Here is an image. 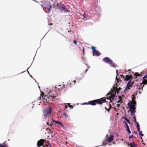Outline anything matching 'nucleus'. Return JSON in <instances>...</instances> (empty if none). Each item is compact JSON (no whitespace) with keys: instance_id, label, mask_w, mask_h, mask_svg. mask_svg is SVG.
<instances>
[{"instance_id":"nucleus-1","label":"nucleus","mask_w":147,"mask_h":147,"mask_svg":"<svg viewBox=\"0 0 147 147\" xmlns=\"http://www.w3.org/2000/svg\"><path fill=\"white\" fill-rule=\"evenodd\" d=\"M106 97H103L100 99L89 101L88 102V104L92 106L95 105L96 104L102 105L106 102Z\"/></svg>"},{"instance_id":"nucleus-2","label":"nucleus","mask_w":147,"mask_h":147,"mask_svg":"<svg viewBox=\"0 0 147 147\" xmlns=\"http://www.w3.org/2000/svg\"><path fill=\"white\" fill-rule=\"evenodd\" d=\"M56 9H58L61 12H68L69 11V10L66 8L65 5L61 2L57 3Z\"/></svg>"},{"instance_id":"nucleus-3","label":"nucleus","mask_w":147,"mask_h":147,"mask_svg":"<svg viewBox=\"0 0 147 147\" xmlns=\"http://www.w3.org/2000/svg\"><path fill=\"white\" fill-rule=\"evenodd\" d=\"M143 81L142 83H140V85L137 86V88L139 90H142L144 84H147V74L145 75L143 78Z\"/></svg>"},{"instance_id":"nucleus-4","label":"nucleus","mask_w":147,"mask_h":147,"mask_svg":"<svg viewBox=\"0 0 147 147\" xmlns=\"http://www.w3.org/2000/svg\"><path fill=\"white\" fill-rule=\"evenodd\" d=\"M103 62L107 63L110 65L111 66L115 67V64L114 63L113 61L108 57H105L102 59Z\"/></svg>"},{"instance_id":"nucleus-5","label":"nucleus","mask_w":147,"mask_h":147,"mask_svg":"<svg viewBox=\"0 0 147 147\" xmlns=\"http://www.w3.org/2000/svg\"><path fill=\"white\" fill-rule=\"evenodd\" d=\"M125 72H128L129 74H134L133 75V76L134 78H137L138 77L141 76L142 74V72H141L140 74H139L138 72H136L134 73V72L132 71L130 69H129L128 70L125 69Z\"/></svg>"},{"instance_id":"nucleus-6","label":"nucleus","mask_w":147,"mask_h":147,"mask_svg":"<svg viewBox=\"0 0 147 147\" xmlns=\"http://www.w3.org/2000/svg\"><path fill=\"white\" fill-rule=\"evenodd\" d=\"M52 109L50 107L46 108L44 112V116L45 117H49L51 114Z\"/></svg>"},{"instance_id":"nucleus-7","label":"nucleus","mask_w":147,"mask_h":147,"mask_svg":"<svg viewBox=\"0 0 147 147\" xmlns=\"http://www.w3.org/2000/svg\"><path fill=\"white\" fill-rule=\"evenodd\" d=\"M116 86H117V84H116ZM115 85L114 86L113 88V89L111 90V94H113V95L115 96L116 95V93H117V94H118V93L119 92V90L121 89L120 88H119L118 89L117 88V87L116 86V87H115Z\"/></svg>"},{"instance_id":"nucleus-8","label":"nucleus","mask_w":147,"mask_h":147,"mask_svg":"<svg viewBox=\"0 0 147 147\" xmlns=\"http://www.w3.org/2000/svg\"><path fill=\"white\" fill-rule=\"evenodd\" d=\"M107 99H109L111 101L113 100V98L115 97V95L113 94H111L110 93H108L107 95Z\"/></svg>"},{"instance_id":"nucleus-9","label":"nucleus","mask_w":147,"mask_h":147,"mask_svg":"<svg viewBox=\"0 0 147 147\" xmlns=\"http://www.w3.org/2000/svg\"><path fill=\"white\" fill-rule=\"evenodd\" d=\"M136 102L135 101L134 98L133 97L132 98V100L131 102L128 103V106H132V107L136 106Z\"/></svg>"},{"instance_id":"nucleus-10","label":"nucleus","mask_w":147,"mask_h":147,"mask_svg":"<svg viewBox=\"0 0 147 147\" xmlns=\"http://www.w3.org/2000/svg\"><path fill=\"white\" fill-rule=\"evenodd\" d=\"M121 77H125L124 80L125 81H129V80H131L133 78V76L131 75L129 76L126 75L125 77H123L122 75H121Z\"/></svg>"},{"instance_id":"nucleus-11","label":"nucleus","mask_w":147,"mask_h":147,"mask_svg":"<svg viewBox=\"0 0 147 147\" xmlns=\"http://www.w3.org/2000/svg\"><path fill=\"white\" fill-rule=\"evenodd\" d=\"M45 140L44 139H41L38 141L37 142V146H42L44 144V143L45 142Z\"/></svg>"},{"instance_id":"nucleus-12","label":"nucleus","mask_w":147,"mask_h":147,"mask_svg":"<svg viewBox=\"0 0 147 147\" xmlns=\"http://www.w3.org/2000/svg\"><path fill=\"white\" fill-rule=\"evenodd\" d=\"M113 138L114 136L113 135H111L109 138H107L106 140L108 142H110L113 140Z\"/></svg>"},{"instance_id":"nucleus-13","label":"nucleus","mask_w":147,"mask_h":147,"mask_svg":"<svg viewBox=\"0 0 147 147\" xmlns=\"http://www.w3.org/2000/svg\"><path fill=\"white\" fill-rule=\"evenodd\" d=\"M45 7L49 11H50L52 7L51 3L49 2L47 3V5L45 6Z\"/></svg>"},{"instance_id":"nucleus-14","label":"nucleus","mask_w":147,"mask_h":147,"mask_svg":"<svg viewBox=\"0 0 147 147\" xmlns=\"http://www.w3.org/2000/svg\"><path fill=\"white\" fill-rule=\"evenodd\" d=\"M123 122L125 124V127L126 130L128 132L129 134H130L131 133V132L130 130L129 127L125 121H124Z\"/></svg>"},{"instance_id":"nucleus-15","label":"nucleus","mask_w":147,"mask_h":147,"mask_svg":"<svg viewBox=\"0 0 147 147\" xmlns=\"http://www.w3.org/2000/svg\"><path fill=\"white\" fill-rule=\"evenodd\" d=\"M128 106L129 108L130 112H136V108L135 107H132V106Z\"/></svg>"},{"instance_id":"nucleus-16","label":"nucleus","mask_w":147,"mask_h":147,"mask_svg":"<svg viewBox=\"0 0 147 147\" xmlns=\"http://www.w3.org/2000/svg\"><path fill=\"white\" fill-rule=\"evenodd\" d=\"M100 55V54L99 52L96 50L94 52H93V55H96L97 56H99Z\"/></svg>"},{"instance_id":"nucleus-17","label":"nucleus","mask_w":147,"mask_h":147,"mask_svg":"<svg viewBox=\"0 0 147 147\" xmlns=\"http://www.w3.org/2000/svg\"><path fill=\"white\" fill-rule=\"evenodd\" d=\"M129 83H127L126 86V87L124 90L125 91H126L128 90H129L130 87H132L131 86H130L129 85Z\"/></svg>"},{"instance_id":"nucleus-18","label":"nucleus","mask_w":147,"mask_h":147,"mask_svg":"<svg viewBox=\"0 0 147 147\" xmlns=\"http://www.w3.org/2000/svg\"><path fill=\"white\" fill-rule=\"evenodd\" d=\"M129 145L131 147H136L137 146V145H136L134 142H132L130 143Z\"/></svg>"},{"instance_id":"nucleus-19","label":"nucleus","mask_w":147,"mask_h":147,"mask_svg":"<svg viewBox=\"0 0 147 147\" xmlns=\"http://www.w3.org/2000/svg\"><path fill=\"white\" fill-rule=\"evenodd\" d=\"M123 117L124 118L125 120L129 124L130 123V121H129V120L128 119H127L126 117Z\"/></svg>"},{"instance_id":"nucleus-20","label":"nucleus","mask_w":147,"mask_h":147,"mask_svg":"<svg viewBox=\"0 0 147 147\" xmlns=\"http://www.w3.org/2000/svg\"><path fill=\"white\" fill-rule=\"evenodd\" d=\"M91 48L93 51V52H94L96 50V47H94L92 46L91 47Z\"/></svg>"},{"instance_id":"nucleus-21","label":"nucleus","mask_w":147,"mask_h":147,"mask_svg":"<svg viewBox=\"0 0 147 147\" xmlns=\"http://www.w3.org/2000/svg\"><path fill=\"white\" fill-rule=\"evenodd\" d=\"M129 83V85L130 86H132V84H134V82H132L131 81V80H129V82H128V83Z\"/></svg>"},{"instance_id":"nucleus-22","label":"nucleus","mask_w":147,"mask_h":147,"mask_svg":"<svg viewBox=\"0 0 147 147\" xmlns=\"http://www.w3.org/2000/svg\"><path fill=\"white\" fill-rule=\"evenodd\" d=\"M134 122L136 123V122H137L136 121V116H135V115H134Z\"/></svg>"},{"instance_id":"nucleus-23","label":"nucleus","mask_w":147,"mask_h":147,"mask_svg":"<svg viewBox=\"0 0 147 147\" xmlns=\"http://www.w3.org/2000/svg\"><path fill=\"white\" fill-rule=\"evenodd\" d=\"M47 123L49 126H50L51 127H52V125L51 123H49V122H47Z\"/></svg>"},{"instance_id":"nucleus-24","label":"nucleus","mask_w":147,"mask_h":147,"mask_svg":"<svg viewBox=\"0 0 147 147\" xmlns=\"http://www.w3.org/2000/svg\"><path fill=\"white\" fill-rule=\"evenodd\" d=\"M43 147H51V146L49 145H44Z\"/></svg>"},{"instance_id":"nucleus-25","label":"nucleus","mask_w":147,"mask_h":147,"mask_svg":"<svg viewBox=\"0 0 147 147\" xmlns=\"http://www.w3.org/2000/svg\"><path fill=\"white\" fill-rule=\"evenodd\" d=\"M135 112H130L131 115L134 116V115H135Z\"/></svg>"},{"instance_id":"nucleus-26","label":"nucleus","mask_w":147,"mask_h":147,"mask_svg":"<svg viewBox=\"0 0 147 147\" xmlns=\"http://www.w3.org/2000/svg\"><path fill=\"white\" fill-rule=\"evenodd\" d=\"M56 123L60 125L61 124V122L58 121H56L55 122Z\"/></svg>"},{"instance_id":"nucleus-27","label":"nucleus","mask_w":147,"mask_h":147,"mask_svg":"<svg viewBox=\"0 0 147 147\" xmlns=\"http://www.w3.org/2000/svg\"><path fill=\"white\" fill-rule=\"evenodd\" d=\"M139 135H140L142 137L144 135L142 134V131H141L140 132V133H139Z\"/></svg>"},{"instance_id":"nucleus-28","label":"nucleus","mask_w":147,"mask_h":147,"mask_svg":"<svg viewBox=\"0 0 147 147\" xmlns=\"http://www.w3.org/2000/svg\"><path fill=\"white\" fill-rule=\"evenodd\" d=\"M136 124V127L137 128L140 127V125L138 123V122H136L135 123Z\"/></svg>"},{"instance_id":"nucleus-29","label":"nucleus","mask_w":147,"mask_h":147,"mask_svg":"<svg viewBox=\"0 0 147 147\" xmlns=\"http://www.w3.org/2000/svg\"><path fill=\"white\" fill-rule=\"evenodd\" d=\"M60 125L61 126L63 129H64V126L62 123H61V124H60Z\"/></svg>"},{"instance_id":"nucleus-30","label":"nucleus","mask_w":147,"mask_h":147,"mask_svg":"<svg viewBox=\"0 0 147 147\" xmlns=\"http://www.w3.org/2000/svg\"><path fill=\"white\" fill-rule=\"evenodd\" d=\"M60 125L61 126L63 129H64V126L62 123H61V124H60Z\"/></svg>"},{"instance_id":"nucleus-31","label":"nucleus","mask_w":147,"mask_h":147,"mask_svg":"<svg viewBox=\"0 0 147 147\" xmlns=\"http://www.w3.org/2000/svg\"><path fill=\"white\" fill-rule=\"evenodd\" d=\"M0 147H6L5 145H2L1 144H0Z\"/></svg>"},{"instance_id":"nucleus-32","label":"nucleus","mask_w":147,"mask_h":147,"mask_svg":"<svg viewBox=\"0 0 147 147\" xmlns=\"http://www.w3.org/2000/svg\"><path fill=\"white\" fill-rule=\"evenodd\" d=\"M63 114L65 116V118H66L68 116L66 113H64Z\"/></svg>"},{"instance_id":"nucleus-33","label":"nucleus","mask_w":147,"mask_h":147,"mask_svg":"<svg viewBox=\"0 0 147 147\" xmlns=\"http://www.w3.org/2000/svg\"><path fill=\"white\" fill-rule=\"evenodd\" d=\"M50 97H52L53 99H54L55 98H56V96H49V98Z\"/></svg>"},{"instance_id":"nucleus-34","label":"nucleus","mask_w":147,"mask_h":147,"mask_svg":"<svg viewBox=\"0 0 147 147\" xmlns=\"http://www.w3.org/2000/svg\"><path fill=\"white\" fill-rule=\"evenodd\" d=\"M105 109L107 110V111L109 112L110 110V108L109 109H107L106 107H105Z\"/></svg>"},{"instance_id":"nucleus-35","label":"nucleus","mask_w":147,"mask_h":147,"mask_svg":"<svg viewBox=\"0 0 147 147\" xmlns=\"http://www.w3.org/2000/svg\"><path fill=\"white\" fill-rule=\"evenodd\" d=\"M74 43L75 44V45H77V41L76 40H74Z\"/></svg>"},{"instance_id":"nucleus-36","label":"nucleus","mask_w":147,"mask_h":147,"mask_svg":"<svg viewBox=\"0 0 147 147\" xmlns=\"http://www.w3.org/2000/svg\"><path fill=\"white\" fill-rule=\"evenodd\" d=\"M133 137V135H131L129 137V139H130L132 138Z\"/></svg>"},{"instance_id":"nucleus-37","label":"nucleus","mask_w":147,"mask_h":147,"mask_svg":"<svg viewBox=\"0 0 147 147\" xmlns=\"http://www.w3.org/2000/svg\"><path fill=\"white\" fill-rule=\"evenodd\" d=\"M83 105H89V104H88V102H85L83 103Z\"/></svg>"},{"instance_id":"nucleus-38","label":"nucleus","mask_w":147,"mask_h":147,"mask_svg":"<svg viewBox=\"0 0 147 147\" xmlns=\"http://www.w3.org/2000/svg\"><path fill=\"white\" fill-rule=\"evenodd\" d=\"M134 133L136 134H137V133L136 131H134L133 132H132V134Z\"/></svg>"},{"instance_id":"nucleus-39","label":"nucleus","mask_w":147,"mask_h":147,"mask_svg":"<svg viewBox=\"0 0 147 147\" xmlns=\"http://www.w3.org/2000/svg\"><path fill=\"white\" fill-rule=\"evenodd\" d=\"M69 107L71 109H72L73 108V106L71 105H70Z\"/></svg>"},{"instance_id":"nucleus-40","label":"nucleus","mask_w":147,"mask_h":147,"mask_svg":"<svg viewBox=\"0 0 147 147\" xmlns=\"http://www.w3.org/2000/svg\"><path fill=\"white\" fill-rule=\"evenodd\" d=\"M137 128V129H138V132H140L141 131H140V127H138V128Z\"/></svg>"},{"instance_id":"nucleus-41","label":"nucleus","mask_w":147,"mask_h":147,"mask_svg":"<svg viewBox=\"0 0 147 147\" xmlns=\"http://www.w3.org/2000/svg\"><path fill=\"white\" fill-rule=\"evenodd\" d=\"M42 97L43 98V96L44 95V96H45L44 95V93L42 92Z\"/></svg>"},{"instance_id":"nucleus-42","label":"nucleus","mask_w":147,"mask_h":147,"mask_svg":"<svg viewBox=\"0 0 147 147\" xmlns=\"http://www.w3.org/2000/svg\"><path fill=\"white\" fill-rule=\"evenodd\" d=\"M103 144L104 145H105L107 144V143L106 142H104L103 143Z\"/></svg>"},{"instance_id":"nucleus-43","label":"nucleus","mask_w":147,"mask_h":147,"mask_svg":"<svg viewBox=\"0 0 147 147\" xmlns=\"http://www.w3.org/2000/svg\"><path fill=\"white\" fill-rule=\"evenodd\" d=\"M65 109H67V107L66 105H65Z\"/></svg>"},{"instance_id":"nucleus-44","label":"nucleus","mask_w":147,"mask_h":147,"mask_svg":"<svg viewBox=\"0 0 147 147\" xmlns=\"http://www.w3.org/2000/svg\"><path fill=\"white\" fill-rule=\"evenodd\" d=\"M122 102V101H121V100H119V101H118V102H120V103H121V102Z\"/></svg>"},{"instance_id":"nucleus-45","label":"nucleus","mask_w":147,"mask_h":147,"mask_svg":"<svg viewBox=\"0 0 147 147\" xmlns=\"http://www.w3.org/2000/svg\"><path fill=\"white\" fill-rule=\"evenodd\" d=\"M119 106H120V105L119 104H117V107H119Z\"/></svg>"},{"instance_id":"nucleus-46","label":"nucleus","mask_w":147,"mask_h":147,"mask_svg":"<svg viewBox=\"0 0 147 147\" xmlns=\"http://www.w3.org/2000/svg\"><path fill=\"white\" fill-rule=\"evenodd\" d=\"M140 139H141V140H142V142H143V139H142V138L141 137L140 138Z\"/></svg>"},{"instance_id":"nucleus-47","label":"nucleus","mask_w":147,"mask_h":147,"mask_svg":"<svg viewBox=\"0 0 147 147\" xmlns=\"http://www.w3.org/2000/svg\"><path fill=\"white\" fill-rule=\"evenodd\" d=\"M116 73H117V74L118 75V70H116Z\"/></svg>"},{"instance_id":"nucleus-48","label":"nucleus","mask_w":147,"mask_h":147,"mask_svg":"<svg viewBox=\"0 0 147 147\" xmlns=\"http://www.w3.org/2000/svg\"><path fill=\"white\" fill-rule=\"evenodd\" d=\"M67 105H68V106L69 107V106L70 105V103H68Z\"/></svg>"},{"instance_id":"nucleus-49","label":"nucleus","mask_w":147,"mask_h":147,"mask_svg":"<svg viewBox=\"0 0 147 147\" xmlns=\"http://www.w3.org/2000/svg\"><path fill=\"white\" fill-rule=\"evenodd\" d=\"M116 79L117 80H119V79L117 78L116 77Z\"/></svg>"},{"instance_id":"nucleus-50","label":"nucleus","mask_w":147,"mask_h":147,"mask_svg":"<svg viewBox=\"0 0 147 147\" xmlns=\"http://www.w3.org/2000/svg\"><path fill=\"white\" fill-rule=\"evenodd\" d=\"M88 70V69H87L86 70V71H85V73Z\"/></svg>"},{"instance_id":"nucleus-51","label":"nucleus","mask_w":147,"mask_h":147,"mask_svg":"<svg viewBox=\"0 0 147 147\" xmlns=\"http://www.w3.org/2000/svg\"><path fill=\"white\" fill-rule=\"evenodd\" d=\"M63 87L64 88H65V85H63Z\"/></svg>"},{"instance_id":"nucleus-52","label":"nucleus","mask_w":147,"mask_h":147,"mask_svg":"<svg viewBox=\"0 0 147 147\" xmlns=\"http://www.w3.org/2000/svg\"><path fill=\"white\" fill-rule=\"evenodd\" d=\"M73 82H74V84H75L76 82V81L75 80H74V81H73Z\"/></svg>"},{"instance_id":"nucleus-53","label":"nucleus","mask_w":147,"mask_h":147,"mask_svg":"<svg viewBox=\"0 0 147 147\" xmlns=\"http://www.w3.org/2000/svg\"><path fill=\"white\" fill-rule=\"evenodd\" d=\"M50 25H51V26L53 25V24L52 23H51Z\"/></svg>"},{"instance_id":"nucleus-54","label":"nucleus","mask_w":147,"mask_h":147,"mask_svg":"<svg viewBox=\"0 0 147 147\" xmlns=\"http://www.w3.org/2000/svg\"><path fill=\"white\" fill-rule=\"evenodd\" d=\"M83 51L84 52V47H83Z\"/></svg>"},{"instance_id":"nucleus-55","label":"nucleus","mask_w":147,"mask_h":147,"mask_svg":"<svg viewBox=\"0 0 147 147\" xmlns=\"http://www.w3.org/2000/svg\"><path fill=\"white\" fill-rule=\"evenodd\" d=\"M118 114H119L118 113H117V115H118Z\"/></svg>"},{"instance_id":"nucleus-56","label":"nucleus","mask_w":147,"mask_h":147,"mask_svg":"<svg viewBox=\"0 0 147 147\" xmlns=\"http://www.w3.org/2000/svg\"><path fill=\"white\" fill-rule=\"evenodd\" d=\"M142 144H144V145H145V144L144 143H142Z\"/></svg>"},{"instance_id":"nucleus-57","label":"nucleus","mask_w":147,"mask_h":147,"mask_svg":"<svg viewBox=\"0 0 147 147\" xmlns=\"http://www.w3.org/2000/svg\"><path fill=\"white\" fill-rule=\"evenodd\" d=\"M117 82L118 83L119 82V81H118Z\"/></svg>"},{"instance_id":"nucleus-58","label":"nucleus","mask_w":147,"mask_h":147,"mask_svg":"<svg viewBox=\"0 0 147 147\" xmlns=\"http://www.w3.org/2000/svg\"><path fill=\"white\" fill-rule=\"evenodd\" d=\"M139 93H140V92H139Z\"/></svg>"}]
</instances>
